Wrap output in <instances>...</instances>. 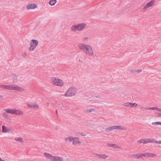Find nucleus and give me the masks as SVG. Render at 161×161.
Returning a JSON list of instances; mask_svg holds the SVG:
<instances>
[{
  "instance_id": "1",
  "label": "nucleus",
  "mask_w": 161,
  "mask_h": 161,
  "mask_svg": "<svg viewBox=\"0 0 161 161\" xmlns=\"http://www.w3.org/2000/svg\"><path fill=\"white\" fill-rule=\"evenodd\" d=\"M78 47L87 55L91 56L93 55L94 53L93 49L90 45L81 43L78 44Z\"/></svg>"
},
{
  "instance_id": "2",
  "label": "nucleus",
  "mask_w": 161,
  "mask_h": 161,
  "mask_svg": "<svg viewBox=\"0 0 161 161\" xmlns=\"http://www.w3.org/2000/svg\"><path fill=\"white\" fill-rule=\"evenodd\" d=\"M77 89L74 86H71L69 88L65 93L62 95L67 97H70L75 96L77 93Z\"/></svg>"
},
{
  "instance_id": "3",
  "label": "nucleus",
  "mask_w": 161,
  "mask_h": 161,
  "mask_svg": "<svg viewBox=\"0 0 161 161\" xmlns=\"http://www.w3.org/2000/svg\"><path fill=\"white\" fill-rule=\"evenodd\" d=\"M52 83L54 85L61 87L64 86V83L62 80L56 78L54 77L52 78Z\"/></svg>"
},
{
  "instance_id": "4",
  "label": "nucleus",
  "mask_w": 161,
  "mask_h": 161,
  "mask_svg": "<svg viewBox=\"0 0 161 161\" xmlns=\"http://www.w3.org/2000/svg\"><path fill=\"white\" fill-rule=\"evenodd\" d=\"M31 41L30 47L28 48V50L30 51H32L35 49L36 47L38 45L39 42L37 40L35 39H32Z\"/></svg>"
},
{
  "instance_id": "5",
  "label": "nucleus",
  "mask_w": 161,
  "mask_h": 161,
  "mask_svg": "<svg viewBox=\"0 0 161 161\" xmlns=\"http://www.w3.org/2000/svg\"><path fill=\"white\" fill-rule=\"evenodd\" d=\"M155 3V0H152L150 2L147 3L143 7V8L144 10H146L148 8L153 6Z\"/></svg>"
},
{
  "instance_id": "6",
  "label": "nucleus",
  "mask_w": 161,
  "mask_h": 161,
  "mask_svg": "<svg viewBox=\"0 0 161 161\" xmlns=\"http://www.w3.org/2000/svg\"><path fill=\"white\" fill-rule=\"evenodd\" d=\"M94 155V156L95 157H97L100 159H105L108 157V156L107 155L104 154H95Z\"/></svg>"
},
{
  "instance_id": "7",
  "label": "nucleus",
  "mask_w": 161,
  "mask_h": 161,
  "mask_svg": "<svg viewBox=\"0 0 161 161\" xmlns=\"http://www.w3.org/2000/svg\"><path fill=\"white\" fill-rule=\"evenodd\" d=\"M44 155L47 159H49L51 161H53L54 156L52 155L51 154L47 153H44Z\"/></svg>"
},
{
  "instance_id": "8",
  "label": "nucleus",
  "mask_w": 161,
  "mask_h": 161,
  "mask_svg": "<svg viewBox=\"0 0 161 161\" xmlns=\"http://www.w3.org/2000/svg\"><path fill=\"white\" fill-rule=\"evenodd\" d=\"M77 25L78 29V31H80L83 30L86 27V24L84 23L79 24Z\"/></svg>"
},
{
  "instance_id": "9",
  "label": "nucleus",
  "mask_w": 161,
  "mask_h": 161,
  "mask_svg": "<svg viewBox=\"0 0 161 161\" xmlns=\"http://www.w3.org/2000/svg\"><path fill=\"white\" fill-rule=\"evenodd\" d=\"M145 153H139L133 155V157L136 159L142 158L143 157H145Z\"/></svg>"
},
{
  "instance_id": "10",
  "label": "nucleus",
  "mask_w": 161,
  "mask_h": 161,
  "mask_svg": "<svg viewBox=\"0 0 161 161\" xmlns=\"http://www.w3.org/2000/svg\"><path fill=\"white\" fill-rule=\"evenodd\" d=\"M72 144L74 145H76L77 143L80 144L81 142L79 141V139L78 137H73V139L72 141Z\"/></svg>"
},
{
  "instance_id": "11",
  "label": "nucleus",
  "mask_w": 161,
  "mask_h": 161,
  "mask_svg": "<svg viewBox=\"0 0 161 161\" xmlns=\"http://www.w3.org/2000/svg\"><path fill=\"white\" fill-rule=\"evenodd\" d=\"M37 7V5L34 4H30L27 5L26 8L27 9H34Z\"/></svg>"
},
{
  "instance_id": "12",
  "label": "nucleus",
  "mask_w": 161,
  "mask_h": 161,
  "mask_svg": "<svg viewBox=\"0 0 161 161\" xmlns=\"http://www.w3.org/2000/svg\"><path fill=\"white\" fill-rule=\"evenodd\" d=\"M14 90L22 92L24 91L25 89L22 87H20L19 86L14 85Z\"/></svg>"
},
{
  "instance_id": "13",
  "label": "nucleus",
  "mask_w": 161,
  "mask_h": 161,
  "mask_svg": "<svg viewBox=\"0 0 161 161\" xmlns=\"http://www.w3.org/2000/svg\"><path fill=\"white\" fill-rule=\"evenodd\" d=\"M28 107L32 108H38L39 106L34 103H31L28 104Z\"/></svg>"
},
{
  "instance_id": "14",
  "label": "nucleus",
  "mask_w": 161,
  "mask_h": 161,
  "mask_svg": "<svg viewBox=\"0 0 161 161\" xmlns=\"http://www.w3.org/2000/svg\"><path fill=\"white\" fill-rule=\"evenodd\" d=\"M145 157H146L147 158H149L150 157L154 158L156 156V154L148 153H145Z\"/></svg>"
},
{
  "instance_id": "15",
  "label": "nucleus",
  "mask_w": 161,
  "mask_h": 161,
  "mask_svg": "<svg viewBox=\"0 0 161 161\" xmlns=\"http://www.w3.org/2000/svg\"><path fill=\"white\" fill-rule=\"evenodd\" d=\"M53 161H64V159L62 157L54 156Z\"/></svg>"
},
{
  "instance_id": "16",
  "label": "nucleus",
  "mask_w": 161,
  "mask_h": 161,
  "mask_svg": "<svg viewBox=\"0 0 161 161\" xmlns=\"http://www.w3.org/2000/svg\"><path fill=\"white\" fill-rule=\"evenodd\" d=\"M115 125L112 126L105 129V131L108 132L116 129Z\"/></svg>"
},
{
  "instance_id": "17",
  "label": "nucleus",
  "mask_w": 161,
  "mask_h": 161,
  "mask_svg": "<svg viewBox=\"0 0 161 161\" xmlns=\"http://www.w3.org/2000/svg\"><path fill=\"white\" fill-rule=\"evenodd\" d=\"M14 114L18 115H21L23 114L24 113L21 110L15 109Z\"/></svg>"
},
{
  "instance_id": "18",
  "label": "nucleus",
  "mask_w": 161,
  "mask_h": 161,
  "mask_svg": "<svg viewBox=\"0 0 161 161\" xmlns=\"http://www.w3.org/2000/svg\"><path fill=\"white\" fill-rule=\"evenodd\" d=\"M4 110L7 113H10L12 114H14L15 109H5Z\"/></svg>"
},
{
  "instance_id": "19",
  "label": "nucleus",
  "mask_w": 161,
  "mask_h": 161,
  "mask_svg": "<svg viewBox=\"0 0 161 161\" xmlns=\"http://www.w3.org/2000/svg\"><path fill=\"white\" fill-rule=\"evenodd\" d=\"M71 29L74 32H75L77 31H78L77 25L72 26L71 27Z\"/></svg>"
},
{
  "instance_id": "20",
  "label": "nucleus",
  "mask_w": 161,
  "mask_h": 161,
  "mask_svg": "<svg viewBox=\"0 0 161 161\" xmlns=\"http://www.w3.org/2000/svg\"><path fill=\"white\" fill-rule=\"evenodd\" d=\"M73 139V137L71 136H69V137H66L65 140V141L66 142H71L72 141Z\"/></svg>"
},
{
  "instance_id": "21",
  "label": "nucleus",
  "mask_w": 161,
  "mask_h": 161,
  "mask_svg": "<svg viewBox=\"0 0 161 161\" xmlns=\"http://www.w3.org/2000/svg\"><path fill=\"white\" fill-rule=\"evenodd\" d=\"M7 128H6L4 125H3L2 126V132H9V131L8 129H7Z\"/></svg>"
},
{
  "instance_id": "22",
  "label": "nucleus",
  "mask_w": 161,
  "mask_h": 161,
  "mask_svg": "<svg viewBox=\"0 0 161 161\" xmlns=\"http://www.w3.org/2000/svg\"><path fill=\"white\" fill-rule=\"evenodd\" d=\"M116 129H118L120 130H126V128L125 127H123L120 125H115Z\"/></svg>"
},
{
  "instance_id": "23",
  "label": "nucleus",
  "mask_w": 161,
  "mask_h": 161,
  "mask_svg": "<svg viewBox=\"0 0 161 161\" xmlns=\"http://www.w3.org/2000/svg\"><path fill=\"white\" fill-rule=\"evenodd\" d=\"M57 1L56 0H50L49 2V4L51 5H54L56 3Z\"/></svg>"
},
{
  "instance_id": "24",
  "label": "nucleus",
  "mask_w": 161,
  "mask_h": 161,
  "mask_svg": "<svg viewBox=\"0 0 161 161\" xmlns=\"http://www.w3.org/2000/svg\"><path fill=\"white\" fill-rule=\"evenodd\" d=\"M0 87L4 89L8 90V85H0Z\"/></svg>"
},
{
  "instance_id": "25",
  "label": "nucleus",
  "mask_w": 161,
  "mask_h": 161,
  "mask_svg": "<svg viewBox=\"0 0 161 161\" xmlns=\"http://www.w3.org/2000/svg\"><path fill=\"white\" fill-rule=\"evenodd\" d=\"M16 141L20 142H23V138L21 137L17 138L16 137L14 139Z\"/></svg>"
},
{
  "instance_id": "26",
  "label": "nucleus",
  "mask_w": 161,
  "mask_h": 161,
  "mask_svg": "<svg viewBox=\"0 0 161 161\" xmlns=\"http://www.w3.org/2000/svg\"><path fill=\"white\" fill-rule=\"evenodd\" d=\"M12 79L13 80V82H16V80L17 79V76L13 74L12 75Z\"/></svg>"
},
{
  "instance_id": "27",
  "label": "nucleus",
  "mask_w": 161,
  "mask_h": 161,
  "mask_svg": "<svg viewBox=\"0 0 161 161\" xmlns=\"http://www.w3.org/2000/svg\"><path fill=\"white\" fill-rule=\"evenodd\" d=\"M14 85H8V90H14Z\"/></svg>"
},
{
  "instance_id": "28",
  "label": "nucleus",
  "mask_w": 161,
  "mask_h": 161,
  "mask_svg": "<svg viewBox=\"0 0 161 161\" xmlns=\"http://www.w3.org/2000/svg\"><path fill=\"white\" fill-rule=\"evenodd\" d=\"M137 106V104L136 103H130V107L131 108H136Z\"/></svg>"
},
{
  "instance_id": "29",
  "label": "nucleus",
  "mask_w": 161,
  "mask_h": 161,
  "mask_svg": "<svg viewBox=\"0 0 161 161\" xmlns=\"http://www.w3.org/2000/svg\"><path fill=\"white\" fill-rule=\"evenodd\" d=\"M144 144H145L146 143H150V138H145L144 141Z\"/></svg>"
},
{
  "instance_id": "30",
  "label": "nucleus",
  "mask_w": 161,
  "mask_h": 161,
  "mask_svg": "<svg viewBox=\"0 0 161 161\" xmlns=\"http://www.w3.org/2000/svg\"><path fill=\"white\" fill-rule=\"evenodd\" d=\"M112 147L114 148L121 149V146H118L115 144H113Z\"/></svg>"
},
{
  "instance_id": "31",
  "label": "nucleus",
  "mask_w": 161,
  "mask_h": 161,
  "mask_svg": "<svg viewBox=\"0 0 161 161\" xmlns=\"http://www.w3.org/2000/svg\"><path fill=\"white\" fill-rule=\"evenodd\" d=\"M123 105H124V106L126 107H130V103L127 102L123 104Z\"/></svg>"
},
{
  "instance_id": "32",
  "label": "nucleus",
  "mask_w": 161,
  "mask_h": 161,
  "mask_svg": "<svg viewBox=\"0 0 161 161\" xmlns=\"http://www.w3.org/2000/svg\"><path fill=\"white\" fill-rule=\"evenodd\" d=\"M88 38H89L88 37H83L82 39V41L83 42H86L88 40Z\"/></svg>"
},
{
  "instance_id": "33",
  "label": "nucleus",
  "mask_w": 161,
  "mask_h": 161,
  "mask_svg": "<svg viewBox=\"0 0 161 161\" xmlns=\"http://www.w3.org/2000/svg\"><path fill=\"white\" fill-rule=\"evenodd\" d=\"M3 117L4 118H8V114L6 113L5 112H3Z\"/></svg>"
},
{
  "instance_id": "34",
  "label": "nucleus",
  "mask_w": 161,
  "mask_h": 161,
  "mask_svg": "<svg viewBox=\"0 0 161 161\" xmlns=\"http://www.w3.org/2000/svg\"><path fill=\"white\" fill-rule=\"evenodd\" d=\"M150 143H157L156 142L157 141H155V140L153 138H150Z\"/></svg>"
},
{
  "instance_id": "35",
  "label": "nucleus",
  "mask_w": 161,
  "mask_h": 161,
  "mask_svg": "<svg viewBox=\"0 0 161 161\" xmlns=\"http://www.w3.org/2000/svg\"><path fill=\"white\" fill-rule=\"evenodd\" d=\"M95 111V109L94 108H89L88 109L87 111L89 112H94Z\"/></svg>"
},
{
  "instance_id": "36",
  "label": "nucleus",
  "mask_w": 161,
  "mask_h": 161,
  "mask_svg": "<svg viewBox=\"0 0 161 161\" xmlns=\"http://www.w3.org/2000/svg\"><path fill=\"white\" fill-rule=\"evenodd\" d=\"M144 139H141L137 141L138 142L142 143L144 144Z\"/></svg>"
},
{
  "instance_id": "37",
  "label": "nucleus",
  "mask_w": 161,
  "mask_h": 161,
  "mask_svg": "<svg viewBox=\"0 0 161 161\" xmlns=\"http://www.w3.org/2000/svg\"><path fill=\"white\" fill-rule=\"evenodd\" d=\"M159 122H153L152 123V124L154 125H159Z\"/></svg>"
},
{
  "instance_id": "38",
  "label": "nucleus",
  "mask_w": 161,
  "mask_h": 161,
  "mask_svg": "<svg viewBox=\"0 0 161 161\" xmlns=\"http://www.w3.org/2000/svg\"><path fill=\"white\" fill-rule=\"evenodd\" d=\"M7 129H8L9 131L8 132H13L14 131V129L12 128H7Z\"/></svg>"
},
{
  "instance_id": "39",
  "label": "nucleus",
  "mask_w": 161,
  "mask_h": 161,
  "mask_svg": "<svg viewBox=\"0 0 161 161\" xmlns=\"http://www.w3.org/2000/svg\"><path fill=\"white\" fill-rule=\"evenodd\" d=\"M155 110H157L158 112H161V109L158 108L157 107H155Z\"/></svg>"
},
{
  "instance_id": "40",
  "label": "nucleus",
  "mask_w": 161,
  "mask_h": 161,
  "mask_svg": "<svg viewBox=\"0 0 161 161\" xmlns=\"http://www.w3.org/2000/svg\"><path fill=\"white\" fill-rule=\"evenodd\" d=\"M155 107L148 108V110H155Z\"/></svg>"
},
{
  "instance_id": "41",
  "label": "nucleus",
  "mask_w": 161,
  "mask_h": 161,
  "mask_svg": "<svg viewBox=\"0 0 161 161\" xmlns=\"http://www.w3.org/2000/svg\"><path fill=\"white\" fill-rule=\"evenodd\" d=\"M21 56L25 58L26 56V54L25 53H23L21 54Z\"/></svg>"
},
{
  "instance_id": "42",
  "label": "nucleus",
  "mask_w": 161,
  "mask_h": 161,
  "mask_svg": "<svg viewBox=\"0 0 161 161\" xmlns=\"http://www.w3.org/2000/svg\"><path fill=\"white\" fill-rule=\"evenodd\" d=\"M142 70H140V69H138V70H135L134 72H136L138 73H139L141 72L142 71Z\"/></svg>"
},
{
  "instance_id": "43",
  "label": "nucleus",
  "mask_w": 161,
  "mask_h": 161,
  "mask_svg": "<svg viewBox=\"0 0 161 161\" xmlns=\"http://www.w3.org/2000/svg\"><path fill=\"white\" fill-rule=\"evenodd\" d=\"M113 144L111 143H108L107 144V145L109 147H112V146H113Z\"/></svg>"
},
{
  "instance_id": "44",
  "label": "nucleus",
  "mask_w": 161,
  "mask_h": 161,
  "mask_svg": "<svg viewBox=\"0 0 161 161\" xmlns=\"http://www.w3.org/2000/svg\"><path fill=\"white\" fill-rule=\"evenodd\" d=\"M157 144H161V140L159 141H157Z\"/></svg>"
},
{
  "instance_id": "45",
  "label": "nucleus",
  "mask_w": 161,
  "mask_h": 161,
  "mask_svg": "<svg viewBox=\"0 0 161 161\" xmlns=\"http://www.w3.org/2000/svg\"><path fill=\"white\" fill-rule=\"evenodd\" d=\"M81 135L83 136H85L86 135V134L84 133H81Z\"/></svg>"
},
{
  "instance_id": "46",
  "label": "nucleus",
  "mask_w": 161,
  "mask_h": 161,
  "mask_svg": "<svg viewBox=\"0 0 161 161\" xmlns=\"http://www.w3.org/2000/svg\"><path fill=\"white\" fill-rule=\"evenodd\" d=\"M3 97L2 95H0V100H1Z\"/></svg>"
},
{
  "instance_id": "47",
  "label": "nucleus",
  "mask_w": 161,
  "mask_h": 161,
  "mask_svg": "<svg viewBox=\"0 0 161 161\" xmlns=\"http://www.w3.org/2000/svg\"><path fill=\"white\" fill-rule=\"evenodd\" d=\"M144 109L145 110H148V108L146 107L144 108Z\"/></svg>"
},
{
  "instance_id": "48",
  "label": "nucleus",
  "mask_w": 161,
  "mask_h": 161,
  "mask_svg": "<svg viewBox=\"0 0 161 161\" xmlns=\"http://www.w3.org/2000/svg\"><path fill=\"white\" fill-rule=\"evenodd\" d=\"M96 97L97 98H100L101 97L100 96H96Z\"/></svg>"
},
{
  "instance_id": "49",
  "label": "nucleus",
  "mask_w": 161,
  "mask_h": 161,
  "mask_svg": "<svg viewBox=\"0 0 161 161\" xmlns=\"http://www.w3.org/2000/svg\"><path fill=\"white\" fill-rule=\"evenodd\" d=\"M0 161H4V160H3L1 158H0Z\"/></svg>"
},
{
  "instance_id": "50",
  "label": "nucleus",
  "mask_w": 161,
  "mask_h": 161,
  "mask_svg": "<svg viewBox=\"0 0 161 161\" xmlns=\"http://www.w3.org/2000/svg\"><path fill=\"white\" fill-rule=\"evenodd\" d=\"M159 125H161V122H159Z\"/></svg>"
},
{
  "instance_id": "51",
  "label": "nucleus",
  "mask_w": 161,
  "mask_h": 161,
  "mask_svg": "<svg viewBox=\"0 0 161 161\" xmlns=\"http://www.w3.org/2000/svg\"><path fill=\"white\" fill-rule=\"evenodd\" d=\"M56 113L57 114V110H56Z\"/></svg>"
},
{
  "instance_id": "52",
  "label": "nucleus",
  "mask_w": 161,
  "mask_h": 161,
  "mask_svg": "<svg viewBox=\"0 0 161 161\" xmlns=\"http://www.w3.org/2000/svg\"><path fill=\"white\" fill-rule=\"evenodd\" d=\"M79 62H80V59H79Z\"/></svg>"
}]
</instances>
